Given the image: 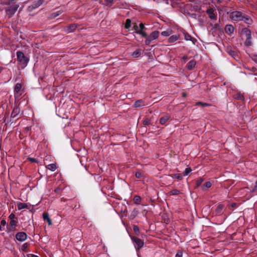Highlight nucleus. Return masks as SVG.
Returning a JSON list of instances; mask_svg holds the SVG:
<instances>
[{
    "label": "nucleus",
    "mask_w": 257,
    "mask_h": 257,
    "mask_svg": "<svg viewBox=\"0 0 257 257\" xmlns=\"http://www.w3.org/2000/svg\"><path fill=\"white\" fill-rule=\"evenodd\" d=\"M229 17L233 21H243L247 25H251L253 22L252 20L249 16L238 11L231 12Z\"/></svg>",
    "instance_id": "f257e3e1"
},
{
    "label": "nucleus",
    "mask_w": 257,
    "mask_h": 257,
    "mask_svg": "<svg viewBox=\"0 0 257 257\" xmlns=\"http://www.w3.org/2000/svg\"><path fill=\"white\" fill-rule=\"evenodd\" d=\"M17 59L19 64L21 65L22 68H25L29 61V58L25 56L24 53L20 51L16 52Z\"/></svg>",
    "instance_id": "f03ea898"
},
{
    "label": "nucleus",
    "mask_w": 257,
    "mask_h": 257,
    "mask_svg": "<svg viewBox=\"0 0 257 257\" xmlns=\"http://www.w3.org/2000/svg\"><path fill=\"white\" fill-rule=\"evenodd\" d=\"M240 34L242 36L245 37L244 45L249 47L252 45V37L251 31L247 28H243L241 30Z\"/></svg>",
    "instance_id": "7ed1b4c3"
},
{
    "label": "nucleus",
    "mask_w": 257,
    "mask_h": 257,
    "mask_svg": "<svg viewBox=\"0 0 257 257\" xmlns=\"http://www.w3.org/2000/svg\"><path fill=\"white\" fill-rule=\"evenodd\" d=\"M160 35V32L158 31H153L149 35L146 33V36H142V37L145 38L146 40L145 44L146 45H150V44L154 41L157 39Z\"/></svg>",
    "instance_id": "20e7f679"
},
{
    "label": "nucleus",
    "mask_w": 257,
    "mask_h": 257,
    "mask_svg": "<svg viewBox=\"0 0 257 257\" xmlns=\"http://www.w3.org/2000/svg\"><path fill=\"white\" fill-rule=\"evenodd\" d=\"M19 7L18 4H13L6 8V12L9 18H12Z\"/></svg>",
    "instance_id": "39448f33"
},
{
    "label": "nucleus",
    "mask_w": 257,
    "mask_h": 257,
    "mask_svg": "<svg viewBox=\"0 0 257 257\" xmlns=\"http://www.w3.org/2000/svg\"><path fill=\"white\" fill-rule=\"evenodd\" d=\"M132 239L135 242L136 244L135 247L137 249H140L144 245V241L141 239L135 236H133L132 237Z\"/></svg>",
    "instance_id": "423d86ee"
},
{
    "label": "nucleus",
    "mask_w": 257,
    "mask_h": 257,
    "mask_svg": "<svg viewBox=\"0 0 257 257\" xmlns=\"http://www.w3.org/2000/svg\"><path fill=\"white\" fill-rule=\"evenodd\" d=\"M27 237V234L24 232H19L16 234V238L19 241H24Z\"/></svg>",
    "instance_id": "0eeeda50"
},
{
    "label": "nucleus",
    "mask_w": 257,
    "mask_h": 257,
    "mask_svg": "<svg viewBox=\"0 0 257 257\" xmlns=\"http://www.w3.org/2000/svg\"><path fill=\"white\" fill-rule=\"evenodd\" d=\"M14 91L15 96L18 97L21 95L22 93H20V92L21 91H23V89H22V84L20 83H18L15 87Z\"/></svg>",
    "instance_id": "6e6552de"
},
{
    "label": "nucleus",
    "mask_w": 257,
    "mask_h": 257,
    "mask_svg": "<svg viewBox=\"0 0 257 257\" xmlns=\"http://www.w3.org/2000/svg\"><path fill=\"white\" fill-rule=\"evenodd\" d=\"M206 13L208 15L209 17L211 20H216L217 16L214 13V11L212 8H210L207 10Z\"/></svg>",
    "instance_id": "1a4fd4ad"
},
{
    "label": "nucleus",
    "mask_w": 257,
    "mask_h": 257,
    "mask_svg": "<svg viewBox=\"0 0 257 257\" xmlns=\"http://www.w3.org/2000/svg\"><path fill=\"white\" fill-rule=\"evenodd\" d=\"M133 29L135 31V33L139 34L142 36H146V32H143L141 31H139V26H138L137 24H135L133 26Z\"/></svg>",
    "instance_id": "9d476101"
},
{
    "label": "nucleus",
    "mask_w": 257,
    "mask_h": 257,
    "mask_svg": "<svg viewBox=\"0 0 257 257\" xmlns=\"http://www.w3.org/2000/svg\"><path fill=\"white\" fill-rule=\"evenodd\" d=\"M77 27V25L75 24H72L68 26L65 29V31L67 33L73 32Z\"/></svg>",
    "instance_id": "9b49d317"
},
{
    "label": "nucleus",
    "mask_w": 257,
    "mask_h": 257,
    "mask_svg": "<svg viewBox=\"0 0 257 257\" xmlns=\"http://www.w3.org/2000/svg\"><path fill=\"white\" fill-rule=\"evenodd\" d=\"M225 31L227 34L231 35L233 33L234 28L231 25H227L225 27Z\"/></svg>",
    "instance_id": "f8f14e48"
},
{
    "label": "nucleus",
    "mask_w": 257,
    "mask_h": 257,
    "mask_svg": "<svg viewBox=\"0 0 257 257\" xmlns=\"http://www.w3.org/2000/svg\"><path fill=\"white\" fill-rule=\"evenodd\" d=\"M196 64V62L194 60H192L190 61L186 65V68L189 70H192L195 66Z\"/></svg>",
    "instance_id": "ddd939ff"
},
{
    "label": "nucleus",
    "mask_w": 257,
    "mask_h": 257,
    "mask_svg": "<svg viewBox=\"0 0 257 257\" xmlns=\"http://www.w3.org/2000/svg\"><path fill=\"white\" fill-rule=\"evenodd\" d=\"M43 0H38L35 1L32 4L31 7L33 9H35L36 8H38L40 6H41L43 4Z\"/></svg>",
    "instance_id": "4468645a"
},
{
    "label": "nucleus",
    "mask_w": 257,
    "mask_h": 257,
    "mask_svg": "<svg viewBox=\"0 0 257 257\" xmlns=\"http://www.w3.org/2000/svg\"><path fill=\"white\" fill-rule=\"evenodd\" d=\"M43 218L44 220H47L49 225H51L52 223L51 219L49 218V215L47 212H44L43 214Z\"/></svg>",
    "instance_id": "2eb2a0df"
},
{
    "label": "nucleus",
    "mask_w": 257,
    "mask_h": 257,
    "mask_svg": "<svg viewBox=\"0 0 257 257\" xmlns=\"http://www.w3.org/2000/svg\"><path fill=\"white\" fill-rule=\"evenodd\" d=\"M170 116L169 115H165L162 117L160 119V123L162 125L165 124V123L170 119Z\"/></svg>",
    "instance_id": "dca6fc26"
},
{
    "label": "nucleus",
    "mask_w": 257,
    "mask_h": 257,
    "mask_svg": "<svg viewBox=\"0 0 257 257\" xmlns=\"http://www.w3.org/2000/svg\"><path fill=\"white\" fill-rule=\"evenodd\" d=\"M142 52V49H138L132 53V55L134 58H138L141 56Z\"/></svg>",
    "instance_id": "f3484780"
},
{
    "label": "nucleus",
    "mask_w": 257,
    "mask_h": 257,
    "mask_svg": "<svg viewBox=\"0 0 257 257\" xmlns=\"http://www.w3.org/2000/svg\"><path fill=\"white\" fill-rule=\"evenodd\" d=\"M134 105V107H139L145 106V104L144 102L142 99H140V100H138L136 101L135 102Z\"/></svg>",
    "instance_id": "a211bd4d"
},
{
    "label": "nucleus",
    "mask_w": 257,
    "mask_h": 257,
    "mask_svg": "<svg viewBox=\"0 0 257 257\" xmlns=\"http://www.w3.org/2000/svg\"><path fill=\"white\" fill-rule=\"evenodd\" d=\"M178 39H179L178 36H177L176 35H172L169 38V39L168 40V42L170 43H173V42L176 41L177 40H178Z\"/></svg>",
    "instance_id": "6ab92c4d"
},
{
    "label": "nucleus",
    "mask_w": 257,
    "mask_h": 257,
    "mask_svg": "<svg viewBox=\"0 0 257 257\" xmlns=\"http://www.w3.org/2000/svg\"><path fill=\"white\" fill-rule=\"evenodd\" d=\"M19 112H20V109L19 108L16 107V108H14V109L11 113V117H13V118L16 117L17 116V115L19 113Z\"/></svg>",
    "instance_id": "aec40b11"
},
{
    "label": "nucleus",
    "mask_w": 257,
    "mask_h": 257,
    "mask_svg": "<svg viewBox=\"0 0 257 257\" xmlns=\"http://www.w3.org/2000/svg\"><path fill=\"white\" fill-rule=\"evenodd\" d=\"M46 168L52 171H54L56 170L57 167L55 164H51L47 165Z\"/></svg>",
    "instance_id": "412c9836"
},
{
    "label": "nucleus",
    "mask_w": 257,
    "mask_h": 257,
    "mask_svg": "<svg viewBox=\"0 0 257 257\" xmlns=\"http://www.w3.org/2000/svg\"><path fill=\"white\" fill-rule=\"evenodd\" d=\"M18 208L19 210H21L24 208H28V205L26 203H19L18 205Z\"/></svg>",
    "instance_id": "4be33fe9"
},
{
    "label": "nucleus",
    "mask_w": 257,
    "mask_h": 257,
    "mask_svg": "<svg viewBox=\"0 0 257 257\" xmlns=\"http://www.w3.org/2000/svg\"><path fill=\"white\" fill-rule=\"evenodd\" d=\"M228 52L229 54L233 57L235 59H236V57H238V56L235 51L230 50L229 51H228Z\"/></svg>",
    "instance_id": "5701e85b"
},
{
    "label": "nucleus",
    "mask_w": 257,
    "mask_h": 257,
    "mask_svg": "<svg viewBox=\"0 0 257 257\" xmlns=\"http://www.w3.org/2000/svg\"><path fill=\"white\" fill-rule=\"evenodd\" d=\"M131 27V20L130 19H126L125 23V28L126 29H129Z\"/></svg>",
    "instance_id": "b1692460"
},
{
    "label": "nucleus",
    "mask_w": 257,
    "mask_h": 257,
    "mask_svg": "<svg viewBox=\"0 0 257 257\" xmlns=\"http://www.w3.org/2000/svg\"><path fill=\"white\" fill-rule=\"evenodd\" d=\"M146 28L145 27V25L141 23L139 24V31H141V32H145V30H146Z\"/></svg>",
    "instance_id": "393cba45"
},
{
    "label": "nucleus",
    "mask_w": 257,
    "mask_h": 257,
    "mask_svg": "<svg viewBox=\"0 0 257 257\" xmlns=\"http://www.w3.org/2000/svg\"><path fill=\"white\" fill-rule=\"evenodd\" d=\"M234 97L239 100H244L243 96L240 93H237L234 95Z\"/></svg>",
    "instance_id": "a878e982"
},
{
    "label": "nucleus",
    "mask_w": 257,
    "mask_h": 257,
    "mask_svg": "<svg viewBox=\"0 0 257 257\" xmlns=\"http://www.w3.org/2000/svg\"><path fill=\"white\" fill-rule=\"evenodd\" d=\"M184 38L186 41H193V39H194L189 34L184 33Z\"/></svg>",
    "instance_id": "bb28decb"
},
{
    "label": "nucleus",
    "mask_w": 257,
    "mask_h": 257,
    "mask_svg": "<svg viewBox=\"0 0 257 257\" xmlns=\"http://www.w3.org/2000/svg\"><path fill=\"white\" fill-rule=\"evenodd\" d=\"M180 193V191L177 189H173L170 192V194L171 195H178Z\"/></svg>",
    "instance_id": "cd10ccee"
},
{
    "label": "nucleus",
    "mask_w": 257,
    "mask_h": 257,
    "mask_svg": "<svg viewBox=\"0 0 257 257\" xmlns=\"http://www.w3.org/2000/svg\"><path fill=\"white\" fill-rule=\"evenodd\" d=\"M223 207V205H221V204L219 205L217 207V208H216V213H221V211L222 210Z\"/></svg>",
    "instance_id": "c85d7f7f"
},
{
    "label": "nucleus",
    "mask_w": 257,
    "mask_h": 257,
    "mask_svg": "<svg viewBox=\"0 0 257 257\" xmlns=\"http://www.w3.org/2000/svg\"><path fill=\"white\" fill-rule=\"evenodd\" d=\"M171 34L170 31H165L161 33V35L164 37H167L170 36Z\"/></svg>",
    "instance_id": "c756f323"
},
{
    "label": "nucleus",
    "mask_w": 257,
    "mask_h": 257,
    "mask_svg": "<svg viewBox=\"0 0 257 257\" xmlns=\"http://www.w3.org/2000/svg\"><path fill=\"white\" fill-rule=\"evenodd\" d=\"M133 231L136 233V234L138 235L139 234L140 231H139V228L137 225H134L133 226Z\"/></svg>",
    "instance_id": "7c9ffc66"
},
{
    "label": "nucleus",
    "mask_w": 257,
    "mask_h": 257,
    "mask_svg": "<svg viewBox=\"0 0 257 257\" xmlns=\"http://www.w3.org/2000/svg\"><path fill=\"white\" fill-rule=\"evenodd\" d=\"M211 186V183L209 181L205 182L203 185V189H204V187H206L207 188H210Z\"/></svg>",
    "instance_id": "2f4dec72"
},
{
    "label": "nucleus",
    "mask_w": 257,
    "mask_h": 257,
    "mask_svg": "<svg viewBox=\"0 0 257 257\" xmlns=\"http://www.w3.org/2000/svg\"><path fill=\"white\" fill-rule=\"evenodd\" d=\"M192 171V169L190 167L187 168L185 171L183 173L184 175H187L189 173H190Z\"/></svg>",
    "instance_id": "473e14b6"
},
{
    "label": "nucleus",
    "mask_w": 257,
    "mask_h": 257,
    "mask_svg": "<svg viewBox=\"0 0 257 257\" xmlns=\"http://www.w3.org/2000/svg\"><path fill=\"white\" fill-rule=\"evenodd\" d=\"M61 14V12L60 11H57L56 12L53 13L52 14V16L53 18H55V17L58 16L59 15H60Z\"/></svg>",
    "instance_id": "72a5a7b5"
},
{
    "label": "nucleus",
    "mask_w": 257,
    "mask_h": 257,
    "mask_svg": "<svg viewBox=\"0 0 257 257\" xmlns=\"http://www.w3.org/2000/svg\"><path fill=\"white\" fill-rule=\"evenodd\" d=\"M196 105H201L202 107H205V106H207L210 105V104H209L208 103H203V102H198L196 103Z\"/></svg>",
    "instance_id": "f704fd0d"
},
{
    "label": "nucleus",
    "mask_w": 257,
    "mask_h": 257,
    "mask_svg": "<svg viewBox=\"0 0 257 257\" xmlns=\"http://www.w3.org/2000/svg\"><path fill=\"white\" fill-rule=\"evenodd\" d=\"M17 224V221L14 220H11L10 225H11V227L13 228H14L15 227V226Z\"/></svg>",
    "instance_id": "c9c22d12"
},
{
    "label": "nucleus",
    "mask_w": 257,
    "mask_h": 257,
    "mask_svg": "<svg viewBox=\"0 0 257 257\" xmlns=\"http://www.w3.org/2000/svg\"><path fill=\"white\" fill-rule=\"evenodd\" d=\"M174 178L178 180H181L182 179V176L181 174H176L174 175Z\"/></svg>",
    "instance_id": "e433bc0d"
},
{
    "label": "nucleus",
    "mask_w": 257,
    "mask_h": 257,
    "mask_svg": "<svg viewBox=\"0 0 257 257\" xmlns=\"http://www.w3.org/2000/svg\"><path fill=\"white\" fill-rule=\"evenodd\" d=\"M134 200L136 203H139L141 201V197L138 196H136L134 198Z\"/></svg>",
    "instance_id": "4c0bfd02"
},
{
    "label": "nucleus",
    "mask_w": 257,
    "mask_h": 257,
    "mask_svg": "<svg viewBox=\"0 0 257 257\" xmlns=\"http://www.w3.org/2000/svg\"><path fill=\"white\" fill-rule=\"evenodd\" d=\"M150 123V120L149 119H146L143 121V124L145 125H149Z\"/></svg>",
    "instance_id": "58836bf2"
},
{
    "label": "nucleus",
    "mask_w": 257,
    "mask_h": 257,
    "mask_svg": "<svg viewBox=\"0 0 257 257\" xmlns=\"http://www.w3.org/2000/svg\"><path fill=\"white\" fill-rule=\"evenodd\" d=\"M203 181V180L202 178H200V179H198L196 181V185H197V186H200L201 184V183H202Z\"/></svg>",
    "instance_id": "ea45409f"
},
{
    "label": "nucleus",
    "mask_w": 257,
    "mask_h": 257,
    "mask_svg": "<svg viewBox=\"0 0 257 257\" xmlns=\"http://www.w3.org/2000/svg\"><path fill=\"white\" fill-rule=\"evenodd\" d=\"M104 1L106 3V5L109 6V4L113 3V0H104Z\"/></svg>",
    "instance_id": "a19ab883"
},
{
    "label": "nucleus",
    "mask_w": 257,
    "mask_h": 257,
    "mask_svg": "<svg viewBox=\"0 0 257 257\" xmlns=\"http://www.w3.org/2000/svg\"><path fill=\"white\" fill-rule=\"evenodd\" d=\"M135 175L137 178H140L142 176V174L140 172H137Z\"/></svg>",
    "instance_id": "79ce46f5"
},
{
    "label": "nucleus",
    "mask_w": 257,
    "mask_h": 257,
    "mask_svg": "<svg viewBox=\"0 0 257 257\" xmlns=\"http://www.w3.org/2000/svg\"><path fill=\"white\" fill-rule=\"evenodd\" d=\"M252 59L253 61L257 63V55H253L252 56Z\"/></svg>",
    "instance_id": "37998d69"
},
{
    "label": "nucleus",
    "mask_w": 257,
    "mask_h": 257,
    "mask_svg": "<svg viewBox=\"0 0 257 257\" xmlns=\"http://www.w3.org/2000/svg\"><path fill=\"white\" fill-rule=\"evenodd\" d=\"M175 257H182V252L181 251H178L176 254Z\"/></svg>",
    "instance_id": "c03bdc74"
},
{
    "label": "nucleus",
    "mask_w": 257,
    "mask_h": 257,
    "mask_svg": "<svg viewBox=\"0 0 257 257\" xmlns=\"http://www.w3.org/2000/svg\"><path fill=\"white\" fill-rule=\"evenodd\" d=\"M28 159L29 160V161L31 162H35V163H37V161L35 159V158H28Z\"/></svg>",
    "instance_id": "a18cd8bd"
},
{
    "label": "nucleus",
    "mask_w": 257,
    "mask_h": 257,
    "mask_svg": "<svg viewBox=\"0 0 257 257\" xmlns=\"http://www.w3.org/2000/svg\"><path fill=\"white\" fill-rule=\"evenodd\" d=\"M27 257H39L38 256H37L36 255H35V254H31V253L28 254L27 255Z\"/></svg>",
    "instance_id": "49530a36"
},
{
    "label": "nucleus",
    "mask_w": 257,
    "mask_h": 257,
    "mask_svg": "<svg viewBox=\"0 0 257 257\" xmlns=\"http://www.w3.org/2000/svg\"><path fill=\"white\" fill-rule=\"evenodd\" d=\"M15 214L13 213H12L10 214L9 218L11 219V220H14V218H15Z\"/></svg>",
    "instance_id": "de8ad7c7"
},
{
    "label": "nucleus",
    "mask_w": 257,
    "mask_h": 257,
    "mask_svg": "<svg viewBox=\"0 0 257 257\" xmlns=\"http://www.w3.org/2000/svg\"><path fill=\"white\" fill-rule=\"evenodd\" d=\"M1 225L5 226L6 224V221L5 220H2L1 222Z\"/></svg>",
    "instance_id": "09e8293b"
},
{
    "label": "nucleus",
    "mask_w": 257,
    "mask_h": 257,
    "mask_svg": "<svg viewBox=\"0 0 257 257\" xmlns=\"http://www.w3.org/2000/svg\"><path fill=\"white\" fill-rule=\"evenodd\" d=\"M255 184H256V185H255L254 188L252 190V192L255 191V190H256V189L257 188V181L255 182Z\"/></svg>",
    "instance_id": "8fccbe9b"
},
{
    "label": "nucleus",
    "mask_w": 257,
    "mask_h": 257,
    "mask_svg": "<svg viewBox=\"0 0 257 257\" xmlns=\"http://www.w3.org/2000/svg\"><path fill=\"white\" fill-rule=\"evenodd\" d=\"M186 96H187V94H186L185 92H183V93H182V96H183V97H186Z\"/></svg>",
    "instance_id": "3c124183"
},
{
    "label": "nucleus",
    "mask_w": 257,
    "mask_h": 257,
    "mask_svg": "<svg viewBox=\"0 0 257 257\" xmlns=\"http://www.w3.org/2000/svg\"><path fill=\"white\" fill-rule=\"evenodd\" d=\"M188 58L186 56H184L183 57H182V59H184V60H185V59H187Z\"/></svg>",
    "instance_id": "603ef678"
},
{
    "label": "nucleus",
    "mask_w": 257,
    "mask_h": 257,
    "mask_svg": "<svg viewBox=\"0 0 257 257\" xmlns=\"http://www.w3.org/2000/svg\"><path fill=\"white\" fill-rule=\"evenodd\" d=\"M27 246V243H25L23 245V247H26Z\"/></svg>",
    "instance_id": "864d4df0"
},
{
    "label": "nucleus",
    "mask_w": 257,
    "mask_h": 257,
    "mask_svg": "<svg viewBox=\"0 0 257 257\" xmlns=\"http://www.w3.org/2000/svg\"><path fill=\"white\" fill-rule=\"evenodd\" d=\"M3 67H0V73L2 72V70H3Z\"/></svg>",
    "instance_id": "5fc2aeb1"
},
{
    "label": "nucleus",
    "mask_w": 257,
    "mask_h": 257,
    "mask_svg": "<svg viewBox=\"0 0 257 257\" xmlns=\"http://www.w3.org/2000/svg\"><path fill=\"white\" fill-rule=\"evenodd\" d=\"M235 205H236V204L234 203V204H233L232 206L233 207V206H235Z\"/></svg>",
    "instance_id": "6e6d98bb"
},
{
    "label": "nucleus",
    "mask_w": 257,
    "mask_h": 257,
    "mask_svg": "<svg viewBox=\"0 0 257 257\" xmlns=\"http://www.w3.org/2000/svg\"><path fill=\"white\" fill-rule=\"evenodd\" d=\"M2 0H0V4H2Z\"/></svg>",
    "instance_id": "4d7b16f0"
},
{
    "label": "nucleus",
    "mask_w": 257,
    "mask_h": 257,
    "mask_svg": "<svg viewBox=\"0 0 257 257\" xmlns=\"http://www.w3.org/2000/svg\"><path fill=\"white\" fill-rule=\"evenodd\" d=\"M2 230V227H1V225H0V230Z\"/></svg>",
    "instance_id": "13d9d810"
}]
</instances>
